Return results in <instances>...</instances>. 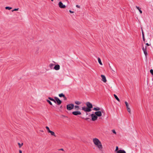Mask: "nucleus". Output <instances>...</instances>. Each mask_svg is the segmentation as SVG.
Instances as JSON below:
<instances>
[{
    "mask_svg": "<svg viewBox=\"0 0 153 153\" xmlns=\"http://www.w3.org/2000/svg\"><path fill=\"white\" fill-rule=\"evenodd\" d=\"M92 142L95 146L100 152L103 151V146L101 141L98 138L95 137L92 139Z\"/></svg>",
    "mask_w": 153,
    "mask_h": 153,
    "instance_id": "1",
    "label": "nucleus"
},
{
    "mask_svg": "<svg viewBox=\"0 0 153 153\" xmlns=\"http://www.w3.org/2000/svg\"><path fill=\"white\" fill-rule=\"evenodd\" d=\"M45 128L47 130V132L48 133H50L51 136H54V137H56V135L54 132L53 131H51L48 127L46 126Z\"/></svg>",
    "mask_w": 153,
    "mask_h": 153,
    "instance_id": "2",
    "label": "nucleus"
},
{
    "mask_svg": "<svg viewBox=\"0 0 153 153\" xmlns=\"http://www.w3.org/2000/svg\"><path fill=\"white\" fill-rule=\"evenodd\" d=\"M74 107V105L73 104H70L67 105V109L68 110H71Z\"/></svg>",
    "mask_w": 153,
    "mask_h": 153,
    "instance_id": "3",
    "label": "nucleus"
},
{
    "mask_svg": "<svg viewBox=\"0 0 153 153\" xmlns=\"http://www.w3.org/2000/svg\"><path fill=\"white\" fill-rule=\"evenodd\" d=\"M58 6L61 9H65L66 7L65 5L61 1L59 2Z\"/></svg>",
    "mask_w": 153,
    "mask_h": 153,
    "instance_id": "4",
    "label": "nucleus"
},
{
    "mask_svg": "<svg viewBox=\"0 0 153 153\" xmlns=\"http://www.w3.org/2000/svg\"><path fill=\"white\" fill-rule=\"evenodd\" d=\"M82 110L85 112H90L91 111V109L85 106L82 107Z\"/></svg>",
    "mask_w": 153,
    "mask_h": 153,
    "instance_id": "5",
    "label": "nucleus"
},
{
    "mask_svg": "<svg viewBox=\"0 0 153 153\" xmlns=\"http://www.w3.org/2000/svg\"><path fill=\"white\" fill-rule=\"evenodd\" d=\"M91 120L92 121H95L97 120L98 117L97 116L94 114H92L91 115Z\"/></svg>",
    "mask_w": 153,
    "mask_h": 153,
    "instance_id": "6",
    "label": "nucleus"
},
{
    "mask_svg": "<svg viewBox=\"0 0 153 153\" xmlns=\"http://www.w3.org/2000/svg\"><path fill=\"white\" fill-rule=\"evenodd\" d=\"M72 114L74 115H81L82 114L79 111H75L72 112Z\"/></svg>",
    "mask_w": 153,
    "mask_h": 153,
    "instance_id": "7",
    "label": "nucleus"
},
{
    "mask_svg": "<svg viewBox=\"0 0 153 153\" xmlns=\"http://www.w3.org/2000/svg\"><path fill=\"white\" fill-rule=\"evenodd\" d=\"M55 100L56 101V103H57L59 105L62 102L61 100H60L58 97H55Z\"/></svg>",
    "mask_w": 153,
    "mask_h": 153,
    "instance_id": "8",
    "label": "nucleus"
},
{
    "mask_svg": "<svg viewBox=\"0 0 153 153\" xmlns=\"http://www.w3.org/2000/svg\"><path fill=\"white\" fill-rule=\"evenodd\" d=\"M101 76L102 78L101 80L104 83L106 82H107V79L105 76L103 75H101Z\"/></svg>",
    "mask_w": 153,
    "mask_h": 153,
    "instance_id": "9",
    "label": "nucleus"
},
{
    "mask_svg": "<svg viewBox=\"0 0 153 153\" xmlns=\"http://www.w3.org/2000/svg\"><path fill=\"white\" fill-rule=\"evenodd\" d=\"M86 105L87 106V107L90 109H91V108H92L93 107L92 104L89 102H86Z\"/></svg>",
    "mask_w": 153,
    "mask_h": 153,
    "instance_id": "10",
    "label": "nucleus"
},
{
    "mask_svg": "<svg viewBox=\"0 0 153 153\" xmlns=\"http://www.w3.org/2000/svg\"><path fill=\"white\" fill-rule=\"evenodd\" d=\"M142 50L145 56H146L148 54L146 51V47H145L144 48L143 46Z\"/></svg>",
    "mask_w": 153,
    "mask_h": 153,
    "instance_id": "11",
    "label": "nucleus"
},
{
    "mask_svg": "<svg viewBox=\"0 0 153 153\" xmlns=\"http://www.w3.org/2000/svg\"><path fill=\"white\" fill-rule=\"evenodd\" d=\"M95 114L97 117H101L102 115L101 111H99L95 112Z\"/></svg>",
    "mask_w": 153,
    "mask_h": 153,
    "instance_id": "12",
    "label": "nucleus"
},
{
    "mask_svg": "<svg viewBox=\"0 0 153 153\" xmlns=\"http://www.w3.org/2000/svg\"><path fill=\"white\" fill-rule=\"evenodd\" d=\"M54 69L55 70H58L60 69V66L59 65H56L55 66Z\"/></svg>",
    "mask_w": 153,
    "mask_h": 153,
    "instance_id": "13",
    "label": "nucleus"
},
{
    "mask_svg": "<svg viewBox=\"0 0 153 153\" xmlns=\"http://www.w3.org/2000/svg\"><path fill=\"white\" fill-rule=\"evenodd\" d=\"M116 153H126V152L124 150H119Z\"/></svg>",
    "mask_w": 153,
    "mask_h": 153,
    "instance_id": "14",
    "label": "nucleus"
},
{
    "mask_svg": "<svg viewBox=\"0 0 153 153\" xmlns=\"http://www.w3.org/2000/svg\"><path fill=\"white\" fill-rule=\"evenodd\" d=\"M100 110V108L99 107H94L93 108V110L96 111H99Z\"/></svg>",
    "mask_w": 153,
    "mask_h": 153,
    "instance_id": "15",
    "label": "nucleus"
},
{
    "mask_svg": "<svg viewBox=\"0 0 153 153\" xmlns=\"http://www.w3.org/2000/svg\"><path fill=\"white\" fill-rule=\"evenodd\" d=\"M98 60L100 64L101 65H102V64L101 61V59L100 58L98 57Z\"/></svg>",
    "mask_w": 153,
    "mask_h": 153,
    "instance_id": "16",
    "label": "nucleus"
},
{
    "mask_svg": "<svg viewBox=\"0 0 153 153\" xmlns=\"http://www.w3.org/2000/svg\"><path fill=\"white\" fill-rule=\"evenodd\" d=\"M114 97H115V99L117 100L118 101V102H120V99H119V98L117 96L116 94H114Z\"/></svg>",
    "mask_w": 153,
    "mask_h": 153,
    "instance_id": "17",
    "label": "nucleus"
},
{
    "mask_svg": "<svg viewBox=\"0 0 153 153\" xmlns=\"http://www.w3.org/2000/svg\"><path fill=\"white\" fill-rule=\"evenodd\" d=\"M75 103L76 105H79L81 104V102L80 101H76L75 102Z\"/></svg>",
    "mask_w": 153,
    "mask_h": 153,
    "instance_id": "18",
    "label": "nucleus"
},
{
    "mask_svg": "<svg viewBox=\"0 0 153 153\" xmlns=\"http://www.w3.org/2000/svg\"><path fill=\"white\" fill-rule=\"evenodd\" d=\"M127 108V110L128 111V112L130 114H131V109L130 108V107H128V108Z\"/></svg>",
    "mask_w": 153,
    "mask_h": 153,
    "instance_id": "19",
    "label": "nucleus"
},
{
    "mask_svg": "<svg viewBox=\"0 0 153 153\" xmlns=\"http://www.w3.org/2000/svg\"><path fill=\"white\" fill-rule=\"evenodd\" d=\"M136 8L139 10V12L141 14L142 13V11L140 10V9L139 8V7L136 6Z\"/></svg>",
    "mask_w": 153,
    "mask_h": 153,
    "instance_id": "20",
    "label": "nucleus"
},
{
    "mask_svg": "<svg viewBox=\"0 0 153 153\" xmlns=\"http://www.w3.org/2000/svg\"><path fill=\"white\" fill-rule=\"evenodd\" d=\"M50 100H51V101H52V102H54V103H56V101L55 100H54V99H53V98H51V97H48V98Z\"/></svg>",
    "mask_w": 153,
    "mask_h": 153,
    "instance_id": "21",
    "label": "nucleus"
},
{
    "mask_svg": "<svg viewBox=\"0 0 153 153\" xmlns=\"http://www.w3.org/2000/svg\"><path fill=\"white\" fill-rule=\"evenodd\" d=\"M54 64L53 63H51L49 65V67L51 68V69H52L54 66Z\"/></svg>",
    "mask_w": 153,
    "mask_h": 153,
    "instance_id": "22",
    "label": "nucleus"
},
{
    "mask_svg": "<svg viewBox=\"0 0 153 153\" xmlns=\"http://www.w3.org/2000/svg\"><path fill=\"white\" fill-rule=\"evenodd\" d=\"M74 108L76 110H78L79 108V107L77 105H76L74 106Z\"/></svg>",
    "mask_w": 153,
    "mask_h": 153,
    "instance_id": "23",
    "label": "nucleus"
},
{
    "mask_svg": "<svg viewBox=\"0 0 153 153\" xmlns=\"http://www.w3.org/2000/svg\"><path fill=\"white\" fill-rule=\"evenodd\" d=\"M18 145H19V148H20L23 145V143H18Z\"/></svg>",
    "mask_w": 153,
    "mask_h": 153,
    "instance_id": "24",
    "label": "nucleus"
},
{
    "mask_svg": "<svg viewBox=\"0 0 153 153\" xmlns=\"http://www.w3.org/2000/svg\"><path fill=\"white\" fill-rule=\"evenodd\" d=\"M59 96L60 97H63L65 95L61 93L59 94Z\"/></svg>",
    "mask_w": 153,
    "mask_h": 153,
    "instance_id": "25",
    "label": "nucleus"
},
{
    "mask_svg": "<svg viewBox=\"0 0 153 153\" xmlns=\"http://www.w3.org/2000/svg\"><path fill=\"white\" fill-rule=\"evenodd\" d=\"M125 102L126 105V108L129 107L128 104V103L126 101H125Z\"/></svg>",
    "mask_w": 153,
    "mask_h": 153,
    "instance_id": "26",
    "label": "nucleus"
},
{
    "mask_svg": "<svg viewBox=\"0 0 153 153\" xmlns=\"http://www.w3.org/2000/svg\"><path fill=\"white\" fill-rule=\"evenodd\" d=\"M5 8L6 9H7V10H10L11 9H12V8L11 7H5Z\"/></svg>",
    "mask_w": 153,
    "mask_h": 153,
    "instance_id": "27",
    "label": "nucleus"
},
{
    "mask_svg": "<svg viewBox=\"0 0 153 153\" xmlns=\"http://www.w3.org/2000/svg\"><path fill=\"white\" fill-rule=\"evenodd\" d=\"M47 101L50 105H52V104L51 102V101L50 100H47Z\"/></svg>",
    "mask_w": 153,
    "mask_h": 153,
    "instance_id": "28",
    "label": "nucleus"
},
{
    "mask_svg": "<svg viewBox=\"0 0 153 153\" xmlns=\"http://www.w3.org/2000/svg\"><path fill=\"white\" fill-rule=\"evenodd\" d=\"M119 150H118V146H116V149L115 150V151L117 152V151H118Z\"/></svg>",
    "mask_w": 153,
    "mask_h": 153,
    "instance_id": "29",
    "label": "nucleus"
},
{
    "mask_svg": "<svg viewBox=\"0 0 153 153\" xmlns=\"http://www.w3.org/2000/svg\"><path fill=\"white\" fill-rule=\"evenodd\" d=\"M150 72L151 74L153 75V70L152 69L150 70Z\"/></svg>",
    "mask_w": 153,
    "mask_h": 153,
    "instance_id": "30",
    "label": "nucleus"
},
{
    "mask_svg": "<svg viewBox=\"0 0 153 153\" xmlns=\"http://www.w3.org/2000/svg\"><path fill=\"white\" fill-rule=\"evenodd\" d=\"M142 34H143V40L144 41H145V38H144V34H143V32H142Z\"/></svg>",
    "mask_w": 153,
    "mask_h": 153,
    "instance_id": "31",
    "label": "nucleus"
},
{
    "mask_svg": "<svg viewBox=\"0 0 153 153\" xmlns=\"http://www.w3.org/2000/svg\"><path fill=\"white\" fill-rule=\"evenodd\" d=\"M19 10V8H15L13 10H12V11L13 12L14 11H17Z\"/></svg>",
    "mask_w": 153,
    "mask_h": 153,
    "instance_id": "32",
    "label": "nucleus"
},
{
    "mask_svg": "<svg viewBox=\"0 0 153 153\" xmlns=\"http://www.w3.org/2000/svg\"><path fill=\"white\" fill-rule=\"evenodd\" d=\"M112 131L114 134H116V132L115 131V130H112Z\"/></svg>",
    "mask_w": 153,
    "mask_h": 153,
    "instance_id": "33",
    "label": "nucleus"
},
{
    "mask_svg": "<svg viewBox=\"0 0 153 153\" xmlns=\"http://www.w3.org/2000/svg\"><path fill=\"white\" fill-rule=\"evenodd\" d=\"M76 7L78 8H80V6L79 5H76Z\"/></svg>",
    "mask_w": 153,
    "mask_h": 153,
    "instance_id": "34",
    "label": "nucleus"
},
{
    "mask_svg": "<svg viewBox=\"0 0 153 153\" xmlns=\"http://www.w3.org/2000/svg\"><path fill=\"white\" fill-rule=\"evenodd\" d=\"M63 98H64V100H67V98L65 96H64V97H63Z\"/></svg>",
    "mask_w": 153,
    "mask_h": 153,
    "instance_id": "35",
    "label": "nucleus"
},
{
    "mask_svg": "<svg viewBox=\"0 0 153 153\" xmlns=\"http://www.w3.org/2000/svg\"><path fill=\"white\" fill-rule=\"evenodd\" d=\"M69 12L71 13H74V11H71V10H69Z\"/></svg>",
    "mask_w": 153,
    "mask_h": 153,
    "instance_id": "36",
    "label": "nucleus"
},
{
    "mask_svg": "<svg viewBox=\"0 0 153 153\" xmlns=\"http://www.w3.org/2000/svg\"><path fill=\"white\" fill-rule=\"evenodd\" d=\"M19 153H22V151L20 150H19Z\"/></svg>",
    "mask_w": 153,
    "mask_h": 153,
    "instance_id": "37",
    "label": "nucleus"
},
{
    "mask_svg": "<svg viewBox=\"0 0 153 153\" xmlns=\"http://www.w3.org/2000/svg\"><path fill=\"white\" fill-rule=\"evenodd\" d=\"M146 45H147V46H149L150 45H149L148 43H147L146 44Z\"/></svg>",
    "mask_w": 153,
    "mask_h": 153,
    "instance_id": "38",
    "label": "nucleus"
},
{
    "mask_svg": "<svg viewBox=\"0 0 153 153\" xmlns=\"http://www.w3.org/2000/svg\"><path fill=\"white\" fill-rule=\"evenodd\" d=\"M66 1L68 2H69L68 0H66Z\"/></svg>",
    "mask_w": 153,
    "mask_h": 153,
    "instance_id": "39",
    "label": "nucleus"
},
{
    "mask_svg": "<svg viewBox=\"0 0 153 153\" xmlns=\"http://www.w3.org/2000/svg\"><path fill=\"white\" fill-rule=\"evenodd\" d=\"M109 65H110V64H109ZM110 66V68H111V66Z\"/></svg>",
    "mask_w": 153,
    "mask_h": 153,
    "instance_id": "40",
    "label": "nucleus"
},
{
    "mask_svg": "<svg viewBox=\"0 0 153 153\" xmlns=\"http://www.w3.org/2000/svg\"><path fill=\"white\" fill-rule=\"evenodd\" d=\"M51 1H53V0H51Z\"/></svg>",
    "mask_w": 153,
    "mask_h": 153,
    "instance_id": "41",
    "label": "nucleus"
}]
</instances>
